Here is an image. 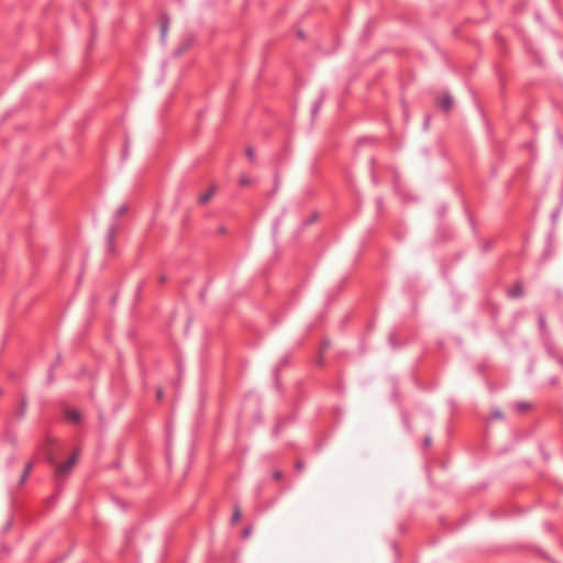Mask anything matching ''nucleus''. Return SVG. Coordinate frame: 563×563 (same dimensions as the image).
Returning a JSON list of instances; mask_svg holds the SVG:
<instances>
[{
  "label": "nucleus",
  "instance_id": "nucleus-1",
  "mask_svg": "<svg viewBox=\"0 0 563 563\" xmlns=\"http://www.w3.org/2000/svg\"><path fill=\"white\" fill-rule=\"evenodd\" d=\"M77 454H78V452L75 451V453L69 459H67L64 463L56 465L55 477L57 481H64L69 476L73 467L77 463Z\"/></svg>",
  "mask_w": 563,
  "mask_h": 563
},
{
  "label": "nucleus",
  "instance_id": "nucleus-2",
  "mask_svg": "<svg viewBox=\"0 0 563 563\" xmlns=\"http://www.w3.org/2000/svg\"><path fill=\"white\" fill-rule=\"evenodd\" d=\"M438 106L445 112H449L453 107V99L450 95L445 93L438 98Z\"/></svg>",
  "mask_w": 563,
  "mask_h": 563
},
{
  "label": "nucleus",
  "instance_id": "nucleus-3",
  "mask_svg": "<svg viewBox=\"0 0 563 563\" xmlns=\"http://www.w3.org/2000/svg\"><path fill=\"white\" fill-rule=\"evenodd\" d=\"M216 191H217V186L216 185L210 186L206 192H203L202 195H200L198 197V203H200V205L207 203L216 195Z\"/></svg>",
  "mask_w": 563,
  "mask_h": 563
},
{
  "label": "nucleus",
  "instance_id": "nucleus-4",
  "mask_svg": "<svg viewBox=\"0 0 563 563\" xmlns=\"http://www.w3.org/2000/svg\"><path fill=\"white\" fill-rule=\"evenodd\" d=\"M522 294H523V287H522L521 283H519V282L514 284L512 287H510L508 289V296L514 299L521 297Z\"/></svg>",
  "mask_w": 563,
  "mask_h": 563
},
{
  "label": "nucleus",
  "instance_id": "nucleus-5",
  "mask_svg": "<svg viewBox=\"0 0 563 563\" xmlns=\"http://www.w3.org/2000/svg\"><path fill=\"white\" fill-rule=\"evenodd\" d=\"M159 21H161V38H162V41H164L166 37V34L168 32L169 18L166 14H161Z\"/></svg>",
  "mask_w": 563,
  "mask_h": 563
},
{
  "label": "nucleus",
  "instance_id": "nucleus-6",
  "mask_svg": "<svg viewBox=\"0 0 563 563\" xmlns=\"http://www.w3.org/2000/svg\"><path fill=\"white\" fill-rule=\"evenodd\" d=\"M65 418L69 422L77 423L80 421V412L75 409H68L65 412Z\"/></svg>",
  "mask_w": 563,
  "mask_h": 563
},
{
  "label": "nucleus",
  "instance_id": "nucleus-7",
  "mask_svg": "<svg viewBox=\"0 0 563 563\" xmlns=\"http://www.w3.org/2000/svg\"><path fill=\"white\" fill-rule=\"evenodd\" d=\"M241 508L240 506L236 504L234 506V509H233V514H232V517H231V523L232 525H235L236 522H239L240 518H241Z\"/></svg>",
  "mask_w": 563,
  "mask_h": 563
},
{
  "label": "nucleus",
  "instance_id": "nucleus-8",
  "mask_svg": "<svg viewBox=\"0 0 563 563\" xmlns=\"http://www.w3.org/2000/svg\"><path fill=\"white\" fill-rule=\"evenodd\" d=\"M32 467H33L32 462H30V463H27V464L25 465V467H24V470H23V473H22V475H21V484H23V483L26 481V478H27L29 474H30V473H31V471H32Z\"/></svg>",
  "mask_w": 563,
  "mask_h": 563
},
{
  "label": "nucleus",
  "instance_id": "nucleus-9",
  "mask_svg": "<svg viewBox=\"0 0 563 563\" xmlns=\"http://www.w3.org/2000/svg\"><path fill=\"white\" fill-rule=\"evenodd\" d=\"M114 235H115V228L112 227V228H110V230L108 232V244H109L110 249H112V246H113Z\"/></svg>",
  "mask_w": 563,
  "mask_h": 563
},
{
  "label": "nucleus",
  "instance_id": "nucleus-10",
  "mask_svg": "<svg viewBox=\"0 0 563 563\" xmlns=\"http://www.w3.org/2000/svg\"><path fill=\"white\" fill-rule=\"evenodd\" d=\"M283 427H284V422H283V421H278V422L276 423V426L274 427V429H273V434H274L275 437H278L279 432H280V431H282V429H283Z\"/></svg>",
  "mask_w": 563,
  "mask_h": 563
},
{
  "label": "nucleus",
  "instance_id": "nucleus-11",
  "mask_svg": "<svg viewBox=\"0 0 563 563\" xmlns=\"http://www.w3.org/2000/svg\"><path fill=\"white\" fill-rule=\"evenodd\" d=\"M128 210V206L126 205H122L120 206L117 211H115V217L117 218H120L121 216H123Z\"/></svg>",
  "mask_w": 563,
  "mask_h": 563
},
{
  "label": "nucleus",
  "instance_id": "nucleus-12",
  "mask_svg": "<svg viewBox=\"0 0 563 563\" xmlns=\"http://www.w3.org/2000/svg\"><path fill=\"white\" fill-rule=\"evenodd\" d=\"M246 156L250 159V162L253 163L255 161V152L252 147L246 148Z\"/></svg>",
  "mask_w": 563,
  "mask_h": 563
},
{
  "label": "nucleus",
  "instance_id": "nucleus-13",
  "mask_svg": "<svg viewBox=\"0 0 563 563\" xmlns=\"http://www.w3.org/2000/svg\"><path fill=\"white\" fill-rule=\"evenodd\" d=\"M529 407H530V405L528 402H525V401L523 402H518L516 405L517 410L520 411V412L527 410Z\"/></svg>",
  "mask_w": 563,
  "mask_h": 563
},
{
  "label": "nucleus",
  "instance_id": "nucleus-14",
  "mask_svg": "<svg viewBox=\"0 0 563 563\" xmlns=\"http://www.w3.org/2000/svg\"><path fill=\"white\" fill-rule=\"evenodd\" d=\"M492 417L494 419H503L504 418V415L503 412L499 410V409H495L493 412H492Z\"/></svg>",
  "mask_w": 563,
  "mask_h": 563
},
{
  "label": "nucleus",
  "instance_id": "nucleus-15",
  "mask_svg": "<svg viewBox=\"0 0 563 563\" xmlns=\"http://www.w3.org/2000/svg\"><path fill=\"white\" fill-rule=\"evenodd\" d=\"M272 477H273L275 481H279V479H282V477H283V473H282L280 471H275V472H273Z\"/></svg>",
  "mask_w": 563,
  "mask_h": 563
},
{
  "label": "nucleus",
  "instance_id": "nucleus-16",
  "mask_svg": "<svg viewBox=\"0 0 563 563\" xmlns=\"http://www.w3.org/2000/svg\"><path fill=\"white\" fill-rule=\"evenodd\" d=\"M321 103H322V100H319V101L314 104V107L312 108V114H313V115L319 111V109H320V107H321Z\"/></svg>",
  "mask_w": 563,
  "mask_h": 563
},
{
  "label": "nucleus",
  "instance_id": "nucleus-17",
  "mask_svg": "<svg viewBox=\"0 0 563 563\" xmlns=\"http://www.w3.org/2000/svg\"><path fill=\"white\" fill-rule=\"evenodd\" d=\"M539 325L542 330L545 328V319H544L543 314L539 316Z\"/></svg>",
  "mask_w": 563,
  "mask_h": 563
},
{
  "label": "nucleus",
  "instance_id": "nucleus-18",
  "mask_svg": "<svg viewBox=\"0 0 563 563\" xmlns=\"http://www.w3.org/2000/svg\"><path fill=\"white\" fill-rule=\"evenodd\" d=\"M296 468L299 472L303 471L305 470V463L302 461H297L296 462Z\"/></svg>",
  "mask_w": 563,
  "mask_h": 563
},
{
  "label": "nucleus",
  "instance_id": "nucleus-19",
  "mask_svg": "<svg viewBox=\"0 0 563 563\" xmlns=\"http://www.w3.org/2000/svg\"><path fill=\"white\" fill-rule=\"evenodd\" d=\"M25 408H26V401L24 399H22V401H21V409H20V416L24 415Z\"/></svg>",
  "mask_w": 563,
  "mask_h": 563
},
{
  "label": "nucleus",
  "instance_id": "nucleus-20",
  "mask_svg": "<svg viewBox=\"0 0 563 563\" xmlns=\"http://www.w3.org/2000/svg\"><path fill=\"white\" fill-rule=\"evenodd\" d=\"M240 184H241L242 186H246V185H249V184H250V180H249V178H247V177L242 176V177L240 178Z\"/></svg>",
  "mask_w": 563,
  "mask_h": 563
},
{
  "label": "nucleus",
  "instance_id": "nucleus-21",
  "mask_svg": "<svg viewBox=\"0 0 563 563\" xmlns=\"http://www.w3.org/2000/svg\"><path fill=\"white\" fill-rule=\"evenodd\" d=\"M8 441L13 445L15 446L16 445V438L14 435H9L8 437Z\"/></svg>",
  "mask_w": 563,
  "mask_h": 563
},
{
  "label": "nucleus",
  "instance_id": "nucleus-22",
  "mask_svg": "<svg viewBox=\"0 0 563 563\" xmlns=\"http://www.w3.org/2000/svg\"><path fill=\"white\" fill-rule=\"evenodd\" d=\"M251 532H252V529L250 527L245 528L243 530V538H249L251 536Z\"/></svg>",
  "mask_w": 563,
  "mask_h": 563
},
{
  "label": "nucleus",
  "instance_id": "nucleus-23",
  "mask_svg": "<svg viewBox=\"0 0 563 563\" xmlns=\"http://www.w3.org/2000/svg\"><path fill=\"white\" fill-rule=\"evenodd\" d=\"M430 444H431V438L430 437H426L423 439V446L428 448Z\"/></svg>",
  "mask_w": 563,
  "mask_h": 563
},
{
  "label": "nucleus",
  "instance_id": "nucleus-24",
  "mask_svg": "<svg viewBox=\"0 0 563 563\" xmlns=\"http://www.w3.org/2000/svg\"><path fill=\"white\" fill-rule=\"evenodd\" d=\"M156 394H157V398H158V399H162V397H163V391H162V389H158Z\"/></svg>",
  "mask_w": 563,
  "mask_h": 563
},
{
  "label": "nucleus",
  "instance_id": "nucleus-25",
  "mask_svg": "<svg viewBox=\"0 0 563 563\" xmlns=\"http://www.w3.org/2000/svg\"><path fill=\"white\" fill-rule=\"evenodd\" d=\"M298 36H299L300 38H305V34H303V32H302V31H298Z\"/></svg>",
  "mask_w": 563,
  "mask_h": 563
},
{
  "label": "nucleus",
  "instance_id": "nucleus-26",
  "mask_svg": "<svg viewBox=\"0 0 563 563\" xmlns=\"http://www.w3.org/2000/svg\"><path fill=\"white\" fill-rule=\"evenodd\" d=\"M165 280H166V277H165V276H161V278H159V283H162V284H163V283H165Z\"/></svg>",
  "mask_w": 563,
  "mask_h": 563
},
{
  "label": "nucleus",
  "instance_id": "nucleus-27",
  "mask_svg": "<svg viewBox=\"0 0 563 563\" xmlns=\"http://www.w3.org/2000/svg\"><path fill=\"white\" fill-rule=\"evenodd\" d=\"M126 154H128L126 148H124L123 155L126 156Z\"/></svg>",
  "mask_w": 563,
  "mask_h": 563
}]
</instances>
